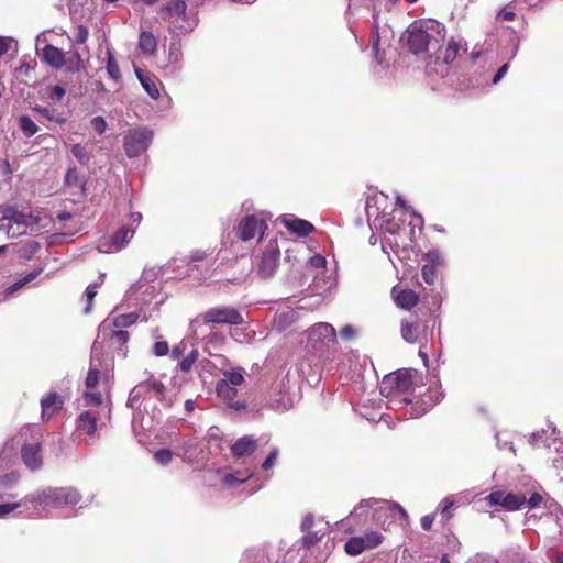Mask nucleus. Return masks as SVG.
I'll use <instances>...</instances> for the list:
<instances>
[{
    "instance_id": "1a4fd4ad",
    "label": "nucleus",
    "mask_w": 563,
    "mask_h": 563,
    "mask_svg": "<svg viewBox=\"0 0 563 563\" xmlns=\"http://www.w3.org/2000/svg\"><path fill=\"white\" fill-rule=\"evenodd\" d=\"M308 345L316 352H328L336 345L335 328L327 322L316 323L308 331Z\"/></svg>"
},
{
    "instance_id": "2f4dec72",
    "label": "nucleus",
    "mask_w": 563,
    "mask_h": 563,
    "mask_svg": "<svg viewBox=\"0 0 563 563\" xmlns=\"http://www.w3.org/2000/svg\"><path fill=\"white\" fill-rule=\"evenodd\" d=\"M218 476L220 477V481L225 488L236 487L246 482V479L250 477V475H246L242 478H238L235 474H223L220 472H218Z\"/></svg>"
},
{
    "instance_id": "412c9836",
    "label": "nucleus",
    "mask_w": 563,
    "mask_h": 563,
    "mask_svg": "<svg viewBox=\"0 0 563 563\" xmlns=\"http://www.w3.org/2000/svg\"><path fill=\"white\" fill-rule=\"evenodd\" d=\"M257 449V441L250 435L238 439L231 446V453L234 457L251 455Z\"/></svg>"
},
{
    "instance_id": "cd10ccee",
    "label": "nucleus",
    "mask_w": 563,
    "mask_h": 563,
    "mask_svg": "<svg viewBox=\"0 0 563 563\" xmlns=\"http://www.w3.org/2000/svg\"><path fill=\"white\" fill-rule=\"evenodd\" d=\"M43 418H51L63 405L62 398L56 394H51L43 398L42 401Z\"/></svg>"
},
{
    "instance_id": "e2e57ef3",
    "label": "nucleus",
    "mask_w": 563,
    "mask_h": 563,
    "mask_svg": "<svg viewBox=\"0 0 563 563\" xmlns=\"http://www.w3.org/2000/svg\"><path fill=\"white\" fill-rule=\"evenodd\" d=\"M13 41L8 37H0V57L3 56L11 47Z\"/></svg>"
},
{
    "instance_id": "b1692460",
    "label": "nucleus",
    "mask_w": 563,
    "mask_h": 563,
    "mask_svg": "<svg viewBox=\"0 0 563 563\" xmlns=\"http://www.w3.org/2000/svg\"><path fill=\"white\" fill-rule=\"evenodd\" d=\"M393 296L396 305L406 310H410L418 302V295L412 289H401L397 292L396 288H394Z\"/></svg>"
},
{
    "instance_id": "49530a36",
    "label": "nucleus",
    "mask_w": 563,
    "mask_h": 563,
    "mask_svg": "<svg viewBox=\"0 0 563 563\" xmlns=\"http://www.w3.org/2000/svg\"><path fill=\"white\" fill-rule=\"evenodd\" d=\"M172 457L173 453L168 449L158 450L154 455L155 461L163 466L168 465L172 461Z\"/></svg>"
},
{
    "instance_id": "09e8293b",
    "label": "nucleus",
    "mask_w": 563,
    "mask_h": 563,
    "mask_svg": "<svg viewBox=\"0 0 563 563\" xmlns=\"http://www.w3.org/2000/svg\"><path fill=\"white\" fill-rule=\"evenodd\" d=\"M84 400L86 406H99L102 402V397L99 393L86 391Z\"/></svg>"
},
{
    "instance_id": "58836bf2",
    "label": "nucleus",
    "mask_w": 563,
    "mask_h": 563,
    "mask_svg": "<svg viewBox=\"0 0 563 563\" xmlns=\"http://www.w3.org/2000/svg\"><path fill=\"white\" fill-rule=\"evenodd\" d=\"M101 353H102V350L95 357L91 356V366H93L92 365L93 361L96 358H98ZM98 380H99V369L97 367H91L86 377L87 388H89V389L95 388L98 384Z\"/></svg>"
},
{
    "instance_id": "0eeeda50",
    "label": "nucleus",
    "mask_w": 563,
    "mask_h": 563,
    "mask_svg": "<svg viewBox=\"0 0 563 563\" xmlns=\"http://www.w3.org/2000/svg\"><path fill=\"white\" fill-rule=\"evenodd\" d=\"M412 382L409 372L397 371L386 375L380 384L379 390L385 398H391L390 404L397 406L408 404L410 400L404 396L410 388Z\"/></svg>"
},
{
    "instance_id": "e433bc0d",
    "label": "nucleus",
    "mask_w": 563,
    "mask_h": 563,
    "mask_svg": "<svg viewBox=\"0 0 563 563\" xmlns=\"http://www.w3.org/2000/svg\"><path fill=\"white\" fill-rule=\"evenodd\" d=\"M197 446V441L195 439H187L181 442L179 445V452L177 455H183L184 460L190 459L192 456L194 450Z\"/></svg>"
},
{
    "instance_id": "de8ad7c7",
    "label": "nucleus",
    "mask_w": 563,
    "mask_h": 563,
    "mask_svg": "<svg viewBox=\"0 0 563 563\" xmlns=\"http://www.w3.org/2000/svg\"><path fill=\"white\" fill-rule=\"evenodd\" d=\"M19 481V474L16 472H11L3 476H0V488H9L12 487Z\"/></svg>"
},
{
    "instance_id": "4468645a",
    "label": "nucleus",
    "mask_w": 563,
    "mask_h": 563,
    "mask_svg": "<svg viewBox=\"0 0 563 563\" xmlns=\"http://www.w3.org/2000/svg\"><path fill=\"white\" fill-rule=\"evenodd\" d=\"M278 258H279V250L277 247V244L274 242H271L267 246L264 253L262 254V257L258 263V274L263 278H269L274 275V273L277 269L278 266Z\"/></svg>"
},
{
    "instance_id": "a19ab883",
    "label": "nucleus",
    "mask_w": 563,
    "mask_h": 563,
    "mask_svg": "<svg viewBox=\"0 0 563 563\" xmlns=\"http://www.w3.org/2000/svg\"><path fill=\"white\" fill-rule=\"evenodd\" d=\"M42 272V268L37 269V271H34V272H31L29 273L26 276H24L23 278H21L20 280H18L15 284H13L12 286H10L8 289H7V292L8 294H12L13 291L22 288L24 285H26L27 283L32 282L33 279H35L38 274Z\"/></svg>"
},
{
    "instance_id": "37998d69",
    "label": "nucleus",
    "mask_w": 563,
    "mask_h": 563,
    "mask_svg": "<svg viewBox=\"0 0 563 563\" xmlns=\"http://www.w3.org/2000/svg\"><path fill=\"white\" fill-rule=\"evenodd\" d=\"M27 505H30V501H25V497L19 503L1 504L0 505V518L5 517L7 515H9L13 510L18 509L19 507H22V506L26 507Z\"/></svg>"
},
{
    "instance_id": "20e7f679",
    "label": "nucleus",
    "mask_w": 563,
    "mask_h": 563,
    "mask_svg": "<svg viewBox=\"0 0 563 563\" xmlns=\"http://www.w3.org/2000/svg\"><path fill=\"white\" fill-rule=\"evenodd\" d=\"M40 212H24L13 207L0 206V231L9 238H18L30 232H37L41 224Z\"/></svg>"
},
{
    "instance_id": "a211bd4d",
    "label": "nucleus",
    "mask_w": 563,
    "mask_h": 563,
    "mask_svg": "<svg viewBox=\"0 0 563 563\" xmlns=\"http://www.w3.org/2000/svg\"><path fill=\"white\" fill-rule=\"evenodd\" d=\"M165 389L166 388L161 380L154 378L153 376H150V378L146 382H141L137 386H135L132 389L130 394V400L133 401L136 398H139L143 390H151L155 394V396L158 399H163Z\"/></svg>"
},
{
    "instance_id": "0e129e2a",
    "label": "nucleus",
    "mask_w": 563,
    "mask_h": 563,
    "mask_svg": "<svg viewBox=\"0 0 563 563\" xmlns=\"http://www.w3.org/2000/svg\"><path fill=\"white\" fill-rule=\"evenodd\" d=\"M453 506V500L446 498L444 499L442 503H441V507H442V516L445 517V519H450L451 518V515L449 514V510L451 509V507Z\"/></svg>"
},
{
    "instance_id": "c85d7f7f",
    "label": "nucleus",
    "mask_w": 563,
    "mask_h": 563,
    "mask_svg": "<svg viewBox=\"0 0 563 563\" xmlns=\"http://www.w3.org/2000/svg\"><path fill=\"white\" fill-rule=\"evenodd\" d=\"M139 47L143 54L153 55L157 48V41L153 33L146 31L141 32Z\"/></svg>"
},
{
    "instance_id": "423d86ee",
    "label": "nucleus",
    "mask_w": 563,
    "mask_h": 563,
    "mask_svg": "<svg viewBox=\"0 0 563 563\" xmlns=\"http://www.w3.org/2000/svg\"><path fill=\"white\" fill-rule=\"evenodd\" d=\"M159 14L173 33H187L197 25V16L187 10L185 0H169L162 7Z\"/></svg>"
},
{
    "instance_id": "a18cd8bd",
    "label": "nucleus",
    "mask_w": 563,
    "mask_h": 563,
    "mask_svg": "<svg viewBox=\"0 0 563 563\" xmlns=\"http://www.w3.org/2000/svg\"><path fill=\"white\" fill-rule=\"evenodd\" d=\"M99 284L89 285L86 289L87 306L84 308V313L88 314L92 309V301L97 295V288Z\"/></svg>"
},
{
    "instance_id": "4be33fe9",
    "label": "nucleus",
    "mask_w": 563,
    "mask_h": 563,
    "mask_svg": "<svg viewBox=\"0 0 563 563\" xmlns=\"http://www.w3.org/2000/svg\"><path fill=\"white\" fill-rule=\"evenodd\" d=\"M77 430L87 435L95 434L97 430V416L95 411L87 410L79 415L76 423Z\"/></svg>"
},
{
    "instance_id": "bb28decb",
    "label": "nucleus",
    "mask_w": 563,
    "mask_h": 563,
    "mask_svg": "<svg viewBox=\"0 0 563 563\" xmlns=\"http://www.w3.org/2000/svg\"><path fill=\"white\" fill-rule=\"evenodd\" d=\"M380 504V508H386L390 511H395L397 512L401 518H405L407 516L406 511L404 510V508H401L398 504H393V503H389L387 500H363L358 507H356L354 509V511L352 514H361L360 511L365 508V507H373V505H378Z\"/></svg>"
},
{
    "instance_id": "3c124183",
    "label": "nucleus",
    "mask_w": 563,
    "mask_h": 563,
    "mask_svg": "<svg viewBox=\"0 0 563 563\" xmlns=\"http://www.w3.org/2000/svg\"><path fill=\"white\" fill-rule=\"evenodd\" d=\"M152 352L155 356H165L169 352V346L166 341H157L152 349Z\"/></svg>"
},
{
    "instance_id": "39448f33",
    "label": "nucleus",
    "mask_w": 563,
    "mask_h": 563,
    "mask_svg": "<svg viewBox=\"0 0 563 563\" xmlns=\"http://www.w3.org/2000/svg\"><path fill=\"white\" fill-rule=\"evenodd\" d=\"M80 500L81 495L74 487H46L25 496V501L40 510L73 507Z\"/></svg>"
},
{
    "instance_id": "7c9ffc66",
    "label": "nucleus",
    "mask_w": 563,
    "mask_h": 563,
    "mask_svg": "<svg viewBox=\"0 0 563 563\" xmlns=\"http://www.w3.org/2000/svg\"><path fill=\"white\" fill-rule=\"evenodd\" d=\"M344 549L350 555H358L363 551H365L364 541H362L361 537H352L350 538L344 545Z\"/></svg>"
},
{
    "instance_id": "ea45409f",
    "label": "nucleus",
    "mask_w": 563,
    "mask_h": 563,
    "mask_svg": "<svg viewBox=\"0 0 563 563\" xmlns=\"http://www.w3.org/2000/svg\"><path fill=\"white\" fill-rule=\"evenodd\" d=\"M110 339L113 344L124 345L129 341V333L124 330L112 328L110 335L106 340Z\"/></svg>"
},
{
    "instance_id": "f257e3e1",
    "label": "nucleus",
    "mask_w": 563,
    "mask_h": 563,
    "mask_svg": "<svg viewBox=\"0 0 563 563\" xmlns=\"http://www.w3.org/2000/svg\"><path fill=\"white\" fill-rule=\"evenodd\" d=\"M386 202V196L384 194L376 195L367 200L366 203V214L372 225L375 228H379L390 235H395L394 241L390 239H386L385 242H388L389 245H395L396 247H406L407 242H412L415 235V229L411 223L408 225L405 224L406 219L402 210H394L393 217L386 219V213L380 211V206Z\"/></svg>"
},
{
    "instance_id": "c756f323",
    "label": "nucleus",
    "mask_w": 563,
    "mask_h": 563,
    "mask_svg": "<svg viewBox=\"0 0 563 563\" xmlns=\"http://www.w3.org/2000/svg\"><path fill=\"white\" fill-rule=\"evenodd\" d=\"M34 110L38 112L42 117L57 124H64L66 122V118L62 113H58L56 109L36 106Z\"/></svg>"
},
{
    "instance_id": "f3484780",
    "label": "nucleus",
    "mask_w": 563,
    "mask_h": 563,
    "mask_svg": "<svg viewBox=\"0 0 563 563\" xmlns=\"http://www.w3.org/2000/svg\"><path fill=\"white\" fill-rule=\"evenodd\" d=\"M424 332L426 327L418 319L401 321V336L408 343L419 342Z\"/></svg>"
},
{
    "instance_id": "4c0bfd02",
    "label": "nucleus",
    "mask_w": 563,
    "mask_h": 563,
    "mask_svg": "<svg viewBox=\"0 0 563 563\" xmlns=\"http://www.w3.org/2000/svg\"><path fill=\"white\" fill-rule=\"evenodd\" d=\"M198 357V350H191L179 363L180 371L184 373H188L191 369L192 365L197 362Z\"/></svg>"
},
{
    "instance_id": "f704fd0d",
    "label": "nucleus",
    "mask_w": 563,
    "mask_h": 563,
    "mask_svg": "<svg viewBox=\"0 0 563 563\" xmlns=\"http://www.w3.org/2000/svg\"><path fill=\"white\" fill-rule=\"evenodd\" d=\"M362 541H364V547L366 550L374 549L378 547L383 541V536L378 532L371 531L361 537Z\"/></svg>"
},
{
    "instance_id": "a878e982",
    "label": "nucleus",
    "mask_w": 563,
    "mask_h": 563,
    "mask_svg": "<svg viewBox=\"0 0 563 563\" xmlns=\"http://www.w3.org/2000/svg\"><path fill=\"white\" fill-rule=\"evenodd\" d=\"M135 75L141 82L143 89L148 93V96L153 99H158L159 89L157 87L156 80L153 75L143 73L141 69L135 68Z\"/></svg>"
},
{
    "instance_id": "bf43d9fd",
    "label": "nucleus",
    "mask_w": 563,
    "mask_h": 563,
    "mask_svg": "<svg viewBox=\"0 0 563 563\" xmlns=\"http://www.w3.org/2000/svg\"><path fill=\"white\" fill-rule=\"evenodd\" d=\"M187 347V344L185 342H180L179 344L175 345L170 351V357L173 360H178L185 352Z\"/></svg>"
},
{
    "instance_id": "864d4df0",
    "label": "nucleus",
    "mask_w": 563,
    "mask_h": 563,
    "mask_svg": "<svg viewBox=\"0 0 563 563\" xmlns=\"http://www.w3.org/2000/svg\"><path fill=\"white\" fill-rule=\"evenodd\" d=\"M154 288L147 284H142V283H139V284H135L133 285L130 289H129V296L130 297H133V296H137L139 294H145V292H148L150 290H153Z\"/></svg>"
},
{
    "instance_id": "9d476101",
    "label": "nucleus",
    "mask_w": 563,
    "mask_h": 563,
    "mask_svg": "<svg viewBox=\"0 0 563 563\" xmlns=\"http://www.w3.org/2000/svg\"><path fill=\"white\" fill-rule=\"evenodd\" d=\"M153 140V131L147 128L130 130L124 136V151L129 157L144 153Z\"/></svg>"
},
{
    "instance_id": "393cba45",
    "label": "nucleus",
    "mask_w": 563,
    "mask_h": 563,
    "mask_svg": "<svg viewBox=\"0 0 563 563\" xmlns=\"http://www.w3.org/2000/svg\"><path fill=\"white\" fill-rule=\"evenodd\" d=\"M42 57L46 64L56 69H59L65 65L64 52L53 45H46L43 48Z\"/></svg>"
},
{
    "instance_id": "c9c22d12",
    "label": "nucleus",
    "mask_w": 563,
    "mask_h": 563,
    "mask_svg": "<svg viewBox=\"0 0 563 563\" xmlns=\"http://www.w3.org/2000/svg\"><path fill=\"white\" fill-rule=\"evenodd\" d=\"M71 154L76 157V159L81 164V165H87L90 159H91V155L90 153L86 150L85 146H82L81 144H75L73 145L71 147Z\"/></svg>"
},
{
    "instance_id": "13d9d810",
    "label": "nucleus",
    "mask_w": 563,
    "mask_h": 563,
    "mask_svg": "<svg viewBox=\"0 0 563 563\" xmlns=\"http://www.w3.org/2000/svg\"><path fill=\"white\" fill-rule=\"evenodd\" d=\"M468 563H499V561L488 554H476L470 559Z\"/></svg>"
},
{
    "instance_id": "680f3d73",
    "label": "nucleus",
    "mask_w": 563,
    "mask_h": 563,
    "mask_svg": "<svg viewBox=\"0 0 563 563\" xmlns=\"http://www.w3.org/2000/svg\"><path fill=\"white\" fill-rule=\"evenodd\" d=\"M65 93H66V90L64 89V87L56 85L51 88L49 97L52 99L59 101L65 96Z\"/></svg>"
},
{
    "instance_id": "8fccbe9b",
    "label": "nucleus",
    "mask_w": 563,
    "mask_h": 563,
    "mask_svg": "<svg viewBox=\"0 0 563 563\" xmlns=\"http://www.w3.org/2000/svg\"><path fill=\"white\" fill-rule=\"evenodd\" d=\"M278 454H279V451H278L277 448L272 449V451L269 452L268 456L262 463V468L264 471H268L269 468H272L275 465L276 461H277Z\"/></svg>"
},
{
    "instance_id": "69168bd1",
    "label": "nucleus",
    "mask_w": 563,
    "mask_h": 563,
    "mask_svg": "<svg viewBox=\"0 0 563 563\" xmlns=\"http://www.w3.org/2000/svg\"><path fill=\"white\" fill-rule=\"evenodd\" d=\"M321 539V536L318 533H308L302 538L303 544L310 547L311 544H314L318 540Z\"/></svg>"
},
{
    "instance_id": "5fc2aeb1",
    "label": "nucleus",
    "mask_w": 563,
    "mask_h": 563,
    "mask_svg": "<svg viewBox=\"0 0 563 563\" xmlns=\"http://www.w3.org/2000/svg\"><path fill=\"white\" fill-rule=\"evenodd\" d=\"M90 124L98 134H103L107 130V122L103 117H100V115L95 117L90 121Z\"/></svg>"
},
{
    "instance_id": "6ab92c4d",
    "label": "nucleus",
    "mask_w": 563,
    "mask_h": 563,
    "mask_svg": "<svg viewBox=\"0 0 563 563\" xmlns=\"http://www.w3.org/2000/svg\"><path fill=\"white\" fill-rule=\"evenodd\" d=\"M280 221L289 231L299 236H307L314 230L312 223L307 220L284 216Z\"/></svg>"
},
{
    "instance_id": "72a5a7b5",
    "label": "nucleus",
    "mask_w": 563,
    "mask_h": 563,
    "mask_svg": "<svg viewBox=\"0 0 563 563\" xmlns=\"http://www.w3.org/2000/svg\"><path fill=\"white\" fill-rule=\"evenodd\" d=\"M107 55H108V60H107V66H106L107 73L112 79L118 80L121 78V71H120L118 62L110 49H108Z\"/></svg>"
},
{
    "instance_id": "603ef678",
    "label": "nucleus",
    "mask_w": 563,
    "mask_h": 563,
    "mask_svg": "<svg viewBox=\"0 0 563 563\" xmlns=\"http://www.w3.org/2000/svg\"><path fill=\"white\" fill-rule=\"evenodd\" d=\"M421 274H422L423 280L427 284L432 285L434 283L435 269H434V267L432 265H424L422 267Z\"/></svg>"
},
{
    "instance_id": "dca6fc26",
    "label": "nucleus",
    "mask_w": 563,
    "mask_h": 563,
    "mask_svg": "<svg viewBox=\"0 0 563 563\" xmlns=\"http://www.w3.org/2000/svg\"><path fill=\"white\" fill-rule=\"evenodd\" d=\"M218 396L234 410H242L246 407L244 400L236 398V387L229 385L228 380H219L216 387Z\"/></svg>"
},
{
    "instance_id": "9b49d317",
    "label": "nucleus",
    "mask_w": 563,
    "mask_h": 563,
    "mask_svg": "<svg viewBox=\"0 0 563 563\" xmlns=\"http://www.w3.org/2000/svg\"><path fill=\"white\" fill-rule=\"evenodd\" d=\"M199 322L205 323H218V324H240L243 322V318L238 310L229 307H217L207 310L202 316L197 317L192 322L191 327Z\"/></svg>"
},
{
    "instance_id": "473e14b6",
    "label": "nucleus",
    "mask_w": 563,
    "mask_h": 563,
    "mask_svg": "<svg viewBox=\"0 0 563 563\" xmlns=\"http://www.w3.org/2000/svg\"><path fill=\"white\" fill-rule=\"evenodd\" d=\"M224 378L222 380H228L229 385L240 386L244 382V371L242 368H236L233 371H224Z\"/></svg>"
},
{
    "instance_id": "f8f14e48",
    "label": "nucleus",
    "mask_w": 563,
    "mask_h": 563,
    "mask_svg": "<svg viewBox=\"0 0 563 563\" xmlns=\"http://www.w3.org/2000/svg\"><path fill=\"white\" fill-rule=\"evenodd\" d=\"M485 500L489 506H500L508 511L521 509L526 505V496L521 494L492 492Z\"/></svg>"
},
{
    "instance_id": "c03bdc74",
    "label": "nucleus",
    "mask_w": 563,
    "mask_h": 563,
    "mask_svg": "<svg viewBox=\"0 0 563 563\" xmlns=\"http://www.w3.org/2000/svg\"><path fill=\"white\" fill-rule=\"evenodd\" d=\"M40 249V243L36 241H29L20 250V254L23 258H31Z\"/></svg>"
},
{
    "instance_id": "79ce46f5",
    "label": "nucleus",
    "mask_w": 563,
    "mask_h": 563,
    "mask_svg": "<svg viewBox=\"0 0 563 563\" xmlns=\"http://www.w3.org/2000/svg\"><path fill=\"white\" fill-rule=\"evenodd\" d=\"M20 128L26 136H32L38 131L37 125L25 115L20 119Z\"/></svg>"
},
{
    "instance_id": "5701e85b",
    "label": "nucleus",
    "mask_w": 563,
    "mask_h": 563,
    "mask_svg": "<svg viewBox=\"0 0 563 563\" xmlns=\"http://www.w3.org/2000/svg\"><path fill=\"white\" fill-rule=\"evenodd\" d=\"M465 51L466 44L464 40L461 36H452L448 42V46L443 53L442 59L445 64H451L460 54V52Z\"/></svg>"
},
{
    "instance_id": "aec40b11",
    "label": "nucleus",
    "mask_w": 563,
    "mask_h": 563,
    "mask_svg": "<svg viewBox=\"0 0 563 563\" xmlns=\"http://www.w3.org/2000/svg\"><path fill=\"white\" fill-rule=\"evenodd\" d=\"M325 263H327L325 257L320 254H316V255L311 256L309 258V261L307 262V269L311 271V273L314 275L313 283H314L316 290L325 291V290L330 289V287H331V286H325V287L319 286V283H320L319 275L325 271Z\"/></svg>"
},
{
    "instance_id": "2eb2a0df",
    "label": "nucleus",
    "mask_w": 563,
    "mask_h": 563,
    "mask_svg": "<svg viewBox=\"0 0 563 563\" xmlns=\"http://www.w3.org/2000/svg\"><path fill=\"white\" fill-rule=\"evenodd\" d=\"M135 228L122 227L113 234V236L109 241L100 243L98 250L101 253H111L113 251H120L126 246V244L133 238Z\"/></svg>"
},
{
    "instance_id": "6e6d98bb",
    "label": "nucleus",
    "mask_w": 563,
    "mask_h": 563,
    "mask_svg": "<svg viewBox=\"0 0 563 563\" xmlns=\"http://www.w3.org/2000/svg\"><path fill=\"white\" fill-rule=\"evenodd\" d=\"M542 501L543 497L538 492L532 493L529 498L526 497V505L529 509L539 507Z\"/></svg>"
},
{
    "instance_id": "052dcab7",
    "label": "nucleus",
    "mask_w": 563,
    "mask_h": 563,
    "mask_svg": "<svg viewBox=\"0 0 563 563\" xmlns=\"http://www.w3.org/2000/svg\"><path fill=\"white\" fill-rule=\"evenodd\" d=\"M340 335L344 340H351L355 338L356 330L352 325L347 324L341 329Z\"/></svg>"
},
{
    "instance_id": "ddd939ff",
    "label": "nucleus",
    "mask_w": 563,
    "mask_h": 563,
    "mask_svg": "<svg viewBox=\"0 0 563 563\" xmlns=\"http://www.w3.org/2000/svg\"><path fill=\"white\" fill-rule=\"evenodd\" d=\"M267 225L263 218L255 214L244 217L236 227V235L242 241H250L257 234L260 238L264 235Z\"/></svg>"
},
{
    "instance_id": "7ed1b4c3",
    "label": "nucleus",
    "mask_w": 563,
    "mask_h": 563,
    "mask_svg": "<svg viewBox=\"0 0 563 563\" xmlns=\"http://www.w3.org/2000/svg\"><path fill=\"white\" fill-rule=\"evenodd\" d=\"M445 26L435 20H418L408 26L405 40L409 51L418 54L432 44L438 45L445 37Z\"/></svg>"
},
{
    "instance_id": "6e6552de",
    "label": "nucleus",
    "mask_w": 563,
    "mask_h": 563,
    "mask_svg": "<svg viewBox=\"0 0 563 563\" xmlns=\"http://www.w3.org/2000/svg\"><path fill=\"white\" fill-rule=\"evenodd\" d=\"M137 318L139 317L135 312H131L125 314L109 316L107 319H104L99 325L97 338L92 344V357H95L102 350V344L107 336L110 335L112 328L122 330V328H128L134 324Z\"/></svg>"
},
{
    "instance_id": "338daca9",
    "label": "nucleus",
    "mask_w": 563,
    "mask_h": 563,
    "mask_svg": "<svg viewBox=\"0 0 563 563\" xmlns=\"http://www.w3.org/2000/svg\"><path fill=\"white\" fill-rule=\"evenodd\" d=\"M508 70V65L507 64H504L497 71V74L495 75V77L493 78V84L496 85L498 84L501 78L506 75Z\"/></svg>"
},
{
    "instance_id": "774afa93",
    "label": "nucleus",
    "mask_w": 563,
    "mask_h": 563,
    "mask_svg": "<svg viewBox=\"0 0 563 563\" xmlns=\"http://www.w3.org/2000/svg\"><path fill=\"white\" fill-rule=\"evenodd\" d=\"M433 521H434V516H433V515L424 516V517H422V519H421V527H422L424 530H430V529H431V527H432Z\"/></svg>"
},
{
    "instance_id": "f03ea898",
    "label": "nucleus",
    "mask_w": 563,
    "mask_h": 563,
    "mask_svg": "<svg viewBox=\"0 0 563 563\" xmlns=\"http://www.w3.org/2000/svg\"><path fill=\"white\" fill-rule=\"evenodd\" d=\"M42 430L38 426H24L3 445L1 460H9L20 448L21 459L31 471H37L43 465Z\"/></svg>"
},
{
    "instance_id": "4d7b16f0",
    "label": "nucleus",
    "mask_w": 563,
    "mask_h": 563,
    "mask_svg": "<svg viewBox=\"0 0 563 563\" xmlns=\"http://www.w3.org/2000/svg\"><path fill=\"white\" fill-rule=\"evenodd\" d=\"M89 36V31L84 25H78L74 33V38L77 43H85Z\"/></svg>"
}]
</instances>
